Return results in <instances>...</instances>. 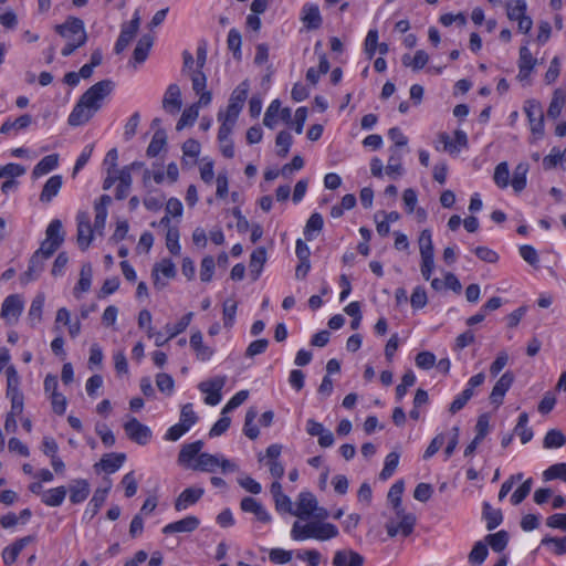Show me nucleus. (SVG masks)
<instances>
[{
	"label": "nucleus",
	"mask_w": 566,
	"mask_h": 566,
	"mask_svg": "<svg viewBox=\"0 0 566 566\" xmlns=\"http://www.w3.org/2000/svg\"><path fill=\"white\" fill-rule=\"evenodd\" d=\"M32 123V116L29 114H23L15 118L14 120L7 119L0 127V133L8 135L12 130L19 132L28 128Z\"/></svg>",
	"instance_id": "b1692460"
},
{
	"label": "nucleus",
	"mask_w": 566,
	"mask_h": 566,
	"mask_svg": "<svg viewBox=\"0 0 566 566\" xmlns=\"http://www.w3.org/2000/svg\"><path fill=\"white\" fill-rule=\"evenodd\" d=\"M113 88L114 82L111 80H103L92 85L77 101L69 116V124L81 126L87 123L101 108V102L112 93Z\"/></svg>",
	"instance_id": "f257e3e1"
},
{
	"label": "nucleus",
	"mask_w": 566,
	"mask_h": 566,
	"mask_svg": "<svg viewBox=\"0 0 566 566\" xmlns=\"http://www.w3.org/2000/svg\"><path fill=\"white\" fill-rule=\"evenodd\" d=\"M266 262V250L263 247L255 249L250 256V269L253 280H258L264 263Z\"/></svg>",
	"instance_id": "7c9ffc66"
},
{
	"label": "nucleus",
	"mask_w": 566,
	"mask_h": 566,
	"mask_svg": "<svg viewBox=\"0 0 566 566\" xmlns=\"http://www.w3.org/2000/svg\"><path fill=\"white\" fill-rule=\"evenodd\" d=\"M420 255H434L431 232L428 229L421 231L419 235Z\"/></svg>",
	"instance_id": "680f3d73"
},
{
	"label": "nucleus",
	"mask_w": 566,
	"mask_h": 566,
	"mask_svg": "<svg viewBox=\"0 0 566 566\" xmlns=\"http://www.w3.org/2000/svg\"><path fill=\"white\" fill-rule=\"evenodd\" d=\"M45 260L46 259L35 251L30 258L28 270L21 275V282L27 284L36 280L40 273L44 270Z\"/></svg>",
	"instance_id": "6ab92c4d"
},
{
	"label": "nucleus",
	"mask_w": 566,
	"mask_h": 566,
	"mask_svg": "<svg viewBox=\"0 0 566 566\" xmlns=\"http://www.w3.org/2000/svg\"><path fill=\"white\" fill-rule=\"evenodd\" d=\"M293 552L283 548H272L269 553V559L276 565H284L292 560Z\"/></svg>",
	"instance_id": "774afa93"
},
{
	"label": "nucleus",
	"mask_w": 566,
	"mask_h": 566,
	"mask_svg": "<svg viewBox=\"0 0 566 566\" xmlns=\"http://www.w3.org/2000/svg\"><path fill=\"white\" fill-rule=\"evenodd\" d=\"M118 185L116 187L115 197L117 200H123L128 196V191L132 186V174L129 172V167H124L118 171Z\"/></svg>",
	"instance_id": "cd10ccee"
},
{
	"label": "nucleus",
	"mask_w": 566,
	"mask_h": 566,
	"mask_svg": "<svg viewBox=\"0 0 566 566\" xmlns=\"http://www.w3.org/2000/svg\"><path fill=\"white\" fill-rule=\"evenodd\" d=\"M200 521L197 516L189 515L182 520L167 524L163 528V533L166 535L174 533H191L198 528Z\"/></svg>",
	"instance_id": "ddd939ff"
},
{
	"label": "nucleus",
	"mask_w": 566,
	"mask_h": 566,
	"mask_svg": "<svg viewBox=\"0 0 566 566\" xmlns=\"http://www.w3.org/2000/svg\"><path fill=\"white\" fill-rule=\"evenodd\" d=\"M66 488L57 486L42 493V502L48 506H60L66 496Z\"/></svg>",
	"instance_id": "c85d7f7f"
},
{
	"label": "nucleus",
	"mask_w": 566,
	"mask_h": 566,
	"mask_svg": "<svg viewBox=\"0 0 566 566\" xmlns=\"http://www.w3.org/2000/svg\"><path fill=\"white\" fill-rule=\"evenodd\" d=\"M124 430L128 439L134 441L137 444L145 446L149 442L151 439V430L146 424H143L140 421H138L137 418L130 417L125 423H124Z\"/></svg>",
	"instance_id": "20e7f679"
},
{
	"label": "nucleus",
	"mask_w": 566,
	"mask_h": 566,
	"mask_svg": "<svg viewBox=\"0 0 566 566\" xmlns=\"http://www.w3.org/2000/svg\"><path fill=\"white\" fill-rule=\"evenodd\" d=\"M198 421V416L193 411L192 403H186L181 407L180 410V423L186 426L187 429L190 428Z\"/></svg>",
	"instance_id": "0e129e2a"
},
{
	"label": "nucleus",
	"mask_w": 566,
	"mask_h": 566,
	"mask_svg": "<svg viewBox=\"0 0 566 566\" xmlns=\"http://www.w3.org/2000/svg\"><path fill=\"white\" fill-rule=\"evenodd\" d=\"M59 164V157L57 155H48L43 157L33 168L32 175L34 177H40L42 175L49 174L53 169L56 168Z\"/></svg>",
	"instance_id": "473e14b6"
},
{
	"label": "nucleus",
	"mask_w": 566,
	"mask_h": 566,
	"mask_svg": "<svg viewBox=\"0 0 566 566\" xmlns=\"http://www.w3.org/2000/svg\"><path fill=\"white\" fill-rule=\"evenodd\" d=\"M190 345L195 349L197 357L201 360L210 359L214 353L211 347L203 345L200 332H196L190 336Z\"/></svg>",
	"instance_id": "c756f323"
},
{
	"label": "nucleus",
	"mask_w": 566,
	"mask_h": 566,
	"mask_svg": "<svg viewBox=\"0 0 566 566\" xmlns=\"http://www.w3.org/2000/svg\"><path fill=\"white\" fill-rule=\"evenodd\" d=\"M528 423V415L526 412H522L518 416L517 423L514 428V432L520 436L521 442L523 444L530 442L533 438V430L527 427Z\"/></svg>",
	"instance_id": "c9c22d12"
},
{
	"label": "nucleus",
	"mask_w": 566,
	"mask_h": 566,
	"mask_svg": "<svg viewBox=\"0 0 566 566\" xmlns=\"http://www.w3.org/2000/svg\"><path fill=\"white\" fill-rule=\"evenodd\" d=\"M514 382V375L511 371L504 373L500 379L495 382L491 394L490 401L491 403L499 407L503 403L504 396L506 391L511 388Z\"/></svg>",
	"instance_id": "9b49d317"
},
{
	"label": "nucleus",
	"mask_w": 566,
	"mask_h": 566,
	"mask_svg": "<svg viewBox=\"0 0 566 566\" xmlns=\"http://www.w3.org/2000/svg\"><path fill=\"white\" fill-rule=\"evenodd\" d=\"M280 107H281V102L279 99L272 101V103L268 107V109H266V112L264 114V118H263V124L266 127L274 128V126L276 124V117L280 114L279 113L280 112Z\"/></svg>",
	"instance_id": "338daca9"
},
{
	"label": "nucleus",
	"mask_w": 566,
	"mask_h": 566,
	"mask_svg": "<svg viewBox=\"0 0 566 566\" xmlns=\"http://www.w3.org/2000/svg\"><path fill=\"white\" fill-rule=\"evenodd\" d=\"M533 480L530 478L524 481L512 494L511 502L513 505H518L522 503L532 490Z\"/></svg>",
	"instance_id": "69168bd1"
},
{
	"label": "nucleus",
	"mask_w": 566,
	"mask_h": 566,
	"mask_svg": "<svg viewBox=\"0 0 566 566\" xmlns=\"http://www.w3.org/2000/svg\"><path fill=\"white\" fill-rule=\"evenodd\" d=\"M62 187V177L60 175H55L50 177L40 195V200L42 202H50L60 191Z\"/></svg>",
	"instance_id": "a878e982"
},
{
	"label": "nucleus",
	"mask_w": 566,
	"mask_h": 566,
	"mask_svg": "<svg viewBox=\"0 0 566 566\" xmlns=\"http://www.w3.org/2000/svg\"><path fill=\"white\" fill-rule=\"evenodd\" d=\"M250 85L248 81L241 82L232 92L229 103L235 104L239 107H243V104L248 97Z\"/></svg>",
	"instance_id": "8fccbe9b"
},
{
	"label": "nucleus",
	"mask_w": 566,
	"mask_h": 566,
	"mask_svg": "<svg viewBox=\"0 0 566 566\" xmlns=\"http://www.w3.org/2000/svg\"><path fill=\"white\" fill-rule=\"evenodd\" d=\"M77 222V244L82 251H85L93 240V228L91 218L86 211H80L76 216Z\"/></svg>",
	"instance_id": "0eeeda50"
},
{
	"label": "nucleus",
	"mask_w": 566,
	"mask_h": 566,
	"mask_svg": "<svg viewBox=\"0 0 566 566\" xmlns=\"http://www.w3.org/2000/svg\"><path fill=\"white\" fill-rule=\"evenodd\" d=\"M312 516L316 517L317 521H310L305 524H302L298 521L293 523L291 537L294 541L301 542L313 538L325 542L338 536L339 531L337 526L332 523L324 522L329 516L326 509L317 506V510Z\"/></svg>",
	"instance_id": "f03ea898"
},
{
	"label": "nucleus",
	"mask_w": 566,
	"mask_h": 566,
	"mask_svg": "<svg viewBox=\"0 0 566 566\" xmlns=\"http://www.w3.org/2000/svg\"><path fill=\"white\" fill-rule=\"evenodd\" d=\"M226 385V377L218 376L207 381H201L198 386L199 390L207 394L205 402L210 406H216L220 402L222 396L221 390Z\"/></svg>",
	"instance_id": "423d86ee"
},
{
	"label": "nucleus",
	"mask_w": 566,
	"mask_h": 566,
	"mask_svg": "<svg viewBox=\"0 0 566 566\" xmlns=\"http://www.w3.org/2000/svg\"><path fill=\"white\" fill-rule=\"evenodd\" d=\"M541 544L543 546H553V553L557 556L566 554V535L563 537L545 536L542 538Z\"/></svg>",
	"instance_id": "49530a36"
},
{
	"label": "nucleus",
	"mask_w": 566,
	"mask_h": 566,
	"mask_svg": "<svg viewBox=\"0 0 566 566\" xmlns=\"http://www.w3.org/2000/svg\"><path fill=\"white\" fill-rule=\"evenodd\" d=\"M109 490H111V481L108 480V484L105 488L97 489L94 492V495L91 499V501L87 505L86 512H85V514H90V518L94 517L98 513L101 506L104 504V502L106 500V496H107V493Z\"/></svg>",
	"instance_id": "393cba45"
},
{
	"label": "nucleus",
	"mask_w": 566,
	"mask_h": 566,
	"mask_svg": "<svg viewBox=\"0 0 566 566\" xmlns=\"http://www.w3.org/2000/svg\"><path fill=\"white\" fill-rule=\"evenodd\" d=\"M23 310V302L17 294L9 295L2 303L1 316L8 321L18 319Z\"/></svg>",
	"instance_id": "f3484780"
},
{
	"label": "nucleus",
	"mask_w": 566,
	"mask_h": 566,
	"mask_svg": "<svg viewBox=\"0 0 566 566\" xmlns=\"http://www.w3.org/2000/svg\"><path fill=\"white\" fill-rule=\"evenodd\" d=\"M176 266L170 259L161 260L160 262L154 265L151 271L154 286L157 290L164 289L167 283L161 281L160 274H163L167 279H174L176 276Z\"/></svg>",
	"instance_id": "1a4fd4ad"
},
{
	"label": "nucleus",
	"mask_w": 566,
	"mask_h": 566,
	"mask_svg": "<svg viewBox=\"0 0 566 566\" xmlns=\"http://www.w3.org/2000/svg\"><path fill=\"white\" fill-rule=\"evenodd\" d=\"M507 18L513 21H518L526 12V2L525 0H515L513 2L507 3Z\"/></svg>",
	"instance_id": "4d7b16f0"
},
{
	"label": "nucleus",
	"mask_w": 566,
	"mask_h": 566,
	"mask_svg": "<svg viewBox=\"0 0 566 566\" xmlns=\"http://www.w3.org/2000/svg\"><path fill=\"white\" fill-rule=\"evenodd\" d=\"M483 516L486 521V528L489 531L496 528L503 520L502 512L500 510L492 509L489 503H484Z\"/></svg>",
	"instance_id": "79ce46f5"
},
{
	"label": "nucleus",
	"mask_w": 566,
	"mask_h": 566,
	"mask_svg": "<svg viewBox=\"0 0 566 566\" xmlns=\"http://www.w3.org/2000/svg\"><path fill=\"white\" fill-rule=\"evenodd\" d=\"M564 103H565V94L560 88H557L554 92L553 98L548 106L547 116L553 119H556L560 115L562 107H563Z\"/></svg>",
	"instance_id": "c03bdc74"
},
{
	"label": "nucleus",
	"mask_w": 566,
	"mask_h": 566,
	"mask_svg": "<svg viewBox=\"0 0 566 566\" xmlns=\"http://www.w3.org/2000/svg\"><path fill=\"white\" fill-rule=\"evenodd\" d=\"M166 145V134L164 130L158 129L154 136L151 142L149 143L146 154L148 157H156L164 146Z\"/></svg>",
	"instance_id": "a18cd8bd"
},
{
	"label": "nucleus",
	"mask_w": 566,
	"mask_h": 566,
	"mask_svg": "<svg viewBox=\"0 0 566 566\" xmlns=\"http://www.w3.org/2000/svg\"><path fill=\"white\" fill-rule=\"evenodd\" d=\"M317 510V500L311 492H301L298 494L296 510L294 515L301 520H308Z\"/></svg>",
	"instance_id": "9d476101"
},
{
	"label": "nucleus",
	"mask_w": 566,
	"mask_h": 566,
	"mask_svg": "<svg viewBox=\"0 0 566 566\" xmlns=\"http://www.w3.org/2000/svg\"><path fill=\"white\" fill-rule=\"evenodd\" d=\"M488 544L494 552H502L505 549L509 543V533L506 531H499L494 534H489L485 537Z\"/></svg>",
	"instance_id": "a19ab883"
},
{
	"label": "nucleus",
	"mask_w": 566,
	"mask_h": 566,
	"mask_svg": "<svg viewBox=\"0 0 566 566\" xmlns=\"http://www.w3.org/2000/svg\"><path fill=\"white\" fill-rule=\"evenodd\" d=\"M405 490V483L402 480H399L395 482L389 492H388V501L392 504L394 510L396 513H402V506H401V495Z\"/></svg>",
	"instance_id": "f704fd0d"
},
{
	"label": "nucleus",
	"mask_w": 566,
	"mask_h": 566,
	"mask_svg": "<svg viewBox=\"0 0 566 566\" xmlns=\"http://www.w3.org/2000/svg\"><path fill=\"white\" fill-rule=\"evenodd\" d=\"M44 305V295H36L29 310V319L33 323H39L42 318V311Z\"/></svg>",
	"instance_id": "e2e57ef3"
},
{
	"label": "nucleus",
	"mask_w": 566,
	"mask_h": 566,
	"mask_svg": "<svg viewBox=\"0 0 566 566\" xmlns=\"http://www.w3.org/2000/svg\"><path fill=\"white\" fill-rule=\"evenodd\" d=\"M93 270L90 263H84L81 268L80 280L74 289V294L78 297L77 292H87L92 284Z\"/></svg>",
	"instance_id": "72a5a7b5"
},
{
	"label": "nucleus",
	"mask_w": 566,
	"mask_h": 566,
	"mask_svg": "<svg viewBox=\"0 0 566 566\" xmlns=\"http://www.w3.org/2000/svg\"><path fill=\"white\" fill-rule=\"evenodd\" d=\"M90 494V484L84 479L72 481L70 485V501L73 504L82 503Z\"/></svg>",
	"instance_id": "5701e85b"
},
{
	"label": "nucleus",
	"mask_w": 566,
	"mask_h": 566,
	"mask_svg": "<svg viewBox=\"0 0 566 566\" xmlns=\"http://www.w3.org/2000/svg\"><path fill=\"white\" fill-rule=\"evenodd\" d=\"M179 230L178 228H169L166 233V247L169 252L174 255L180 254V244H179Z\"/></svg>",
	"instance_id": "6e6d98bb"
},
{
	"label": "nucleus",
	"mask_w": 566,
	"mask_h": 566,
	"mask_svg": "<svg viewBox=\"0 0 566 566\" xmlns=\"http://www.w3.org/2000/svg\"><path fill=\"white\" fill-rule=\"evenodd\" d=\"M489 551L483 542H476L470 552L468 559L472 565H481L488 557Z\"/></svg>",
	"instance_id": "09e8293b"
},
{
	"label": "nucleus",
	"mask_w": 566,
	"mask_h": 566,
	"mask_svg": "<svg viewBox=\"0 0 566 566\" xmlns=\"http://www.w3.org/2000/svg\"><path fill=\"white\" fill-rule=\"evenodd\" d=\"M324 226V220L321 213L315 212L313 213L310 219L306 222L305 229H304V235L306 240L311 241L313 239V231H321Z\"/></svg>",
	"instance_id": "864d4df0"
},
{
	"label": "nucleus",
	"mask_w": 566,
	"mask_h": 566,
	"mask_svg": "<svg viewBox=\"0 0 566 566\" xmlns=\"http://www.w3.org/2000/svg\"><path fill=\"white\" fill-rule=\"evenodd\" d=\"M240 506L242 511L253 513L260 522L269 523L271 521V515L263 505L251 496L243 497Z\"/></svg>",
	"instance_id": "412c9836"
},
{
	"label": "nucleus",
	"mask_w": 566,
	"mask_h": 566,
	"mask_svg": "<svg viewBox=\"0 0 566 566\" xmlns=\"http://www.w3.org/2000/svg\"><path fill=\"white\" fill-rule=\"evenodd\" d=\"M536 59L533 57L530 49L527 46H522L520 49V57H518V80L525 81L530 77L534 66L536 65Z\"/></svg>",
	"instance_id": "a211bd4d"
},
{
	"label": "nucleus",
	"mask_w": 566,
	"mask_h": 566,
	"mask_svg": "<svg viewBox=\"0 0 566 566\" xmlns=\"http://www.w3.org/2000/svg\"><path fill=\"white\" fill-rule=\"evenodd\" d=\"M398 522L389 521L386 523V531L390 537H395L397 534L401 533L403 536H409L416 524V516L410 513H406L402 510V513H396Z\"/></svg>",
	"instance_id": "39448f33"
},
{
	"label": "nucleus",
	"mask_w": 566,
	"mask_h": 566,
	"mask_svg": "<svg viewBox=\"0 0 566 566\" xmlns=\"http://www.w3.org/2000/svg\"><path fill=\"white\" fill-rule=\"evenodd\" d=\"M533 134L542 136L544 133V114L539 102L531 99L524 107Z\"/></svg>",
	"instance_id": "6e6552de"
},
{
	"label": "nucleus",
	"mask_w": 566,
	"mask_h": 566,
	"mask_svg": "<svg viewBox=\"0 0 566 566\" xmlns=\"http://www.w3.org/2000/svg\"><path fill=\"white\" fill-rule=\"evenodd\" d=\"M566 443V437L562 431L552 429L544 438V447L547 449L560 448Z\"/></svg>",
	"instance_id": "3c124183"
},
{
	"label": "nucleus",
	"mask_w": 566,
	"mask_h": 566,
	"mask_svg": "<svg viewBox=\"0 0 566 566\" xmlns=\"http://www.w3.org/2000/svg\"><path fill=\"white\" fill-rule=\"evenodd\" d=\"M275 144L276 147L279 148L277 155L280 157H285L289 154L290 147L292 145V135L286 130L280 132L276 135Z\"/></svg>",
	"instance_id": "13d9d810"
},
{
	"label": "nucleus",
	"mask_w": 566,
	"mask_h": 566,
	"mask_svg": "<svg viewBox=\"0 0 566 566\" xmlns=\"http://www.w3.org/2000/svg\"><path fill=\"white\" fill-rule=\"evenodd\" d=\"M198 115H199L198 104L190 105L182 112L181 117L179 118V120L176 125V129L181 130L186 126H191L198 118Z\"/></svg>",
	"instance_id": "37998d69"
},
{
	"label": "nucleus",
	"mask_w": 566,
	"mask_h": 566,
	"mask_svg": "<svg viewBox=\"0 0 566 566\" xmlns=\"http://www.w3.org/2000/svg\"><path fill=\"white\" fill-rule=\"evenodd\" d=\"M494 182L500 188H506L510 184V170L506 161L500 163L494 170Z\"/></svg>",
	"instance_id": "603ef678"
},
{
	"label": "nucleus",
	"mask_w": 566,
	"mask_h": 566,
	"mask_svg": "<svg viewBox=\"0 0 566 566\" xmlns=\"http://www.w3.org/2000/svg\"><path fill=\"white\" fill-rule=\"evenodd\" d=\"M256 416H258V411L253 407L249 408L245 413L243 432L251 440L256 439L260 433L259 428L254 424V420H255Z\"/></svg>",
	"instance_id": "58836bf2"
},
{
	"label": "nucleus",
	"mask_w": 566,
	"mask_h": 566,
	"mask_svg": "<svg viewBox=\"0 0 566 566\" xmlns=\"http://www.w3.org/2000/svg\"><path fill=\"white\" fill-rule=\"evenodd\" d=\"M543 479L545 481L559 479L566 482V463H556L551 465L543 472Z\"/></svg>",
	"instance_id": "5fc2aeb1"
},
{
	"label": "nucleus",
	"mask_w": 566,
	"mask_h": 566,
	"mask_svg": "<svg viewBox=\"0 0 566 566\" xmlns=\"http://www.w3.org/2000/svg\"><path fill=\"white\" fill-rule=\"evenodd\" d=\"M439 140L443 145V149L449 151L451 155L458 154L461 148L468 146V137L463 130L454 132V140H452L447 133L439 135Z\"/></svg>",
	"instance_id": "dca6fc26"
},
{
	"label": "nucleus",
	"mask_w": 566,
	"mask_h": 566,
	"mask_svg": "<svg viewBox=\"0 0 566 566\" xmlns=\"http://www.w3.org/2000/svg\"><path fill=\"white\" fill-rule=\"evenodd\" d=\"M154 38L150 34H144L137 42L133 52V59L136 63L146 61L149 50L153 46Z\"/></svg>",
	"instance_id": "bb28decb"
},
{
	"label": "nucleus",
	"mask_w": 566,
	"mask_h": 566,
	"mask_svg": "<svg viewBox=\"0 0 566 566\" xmlns=\"http://www.w3.org/2000/svg\"><path fill=\"white\" fill-rule=\"evenodd\" d=\"M390 156L386 167V174L392 178H396L402 174L401 166V154L396 148H390Z\"/></svg>",
	"instance_id": "4c0bfd02"
},
{
	"label": "nucleus",
	"mask_w": 566,
	"mask_h": 566,
	"mask_svg": "<svg viewBox=\"0 0 566 566\" xmlns=\"http://www.w3.org/2000/svg\"><path fill=\"white\" fill-rule=\"evenodd\" d=\"M192 313L189 312L187 314H185L178 323H176L175 325H171V324H167L166 325V331L167 333L169 334V338H174L175 336H177L178 334L182 333L190 324L191 319H192Z\"/></svg>",
	"instance_id": "052dcab7"
},
{
	"label": "nucleus",
	"mask_w": 566,
	"mask_h": 566,
	"mask_svg": "<svg viewBox=\"0 0 566 566\" xmlns=\"http://www.w3.org/2000/svg\"><path fill=\"white\" fill-rule=\"evenodd\" d=\"M55 32L66 40L62 49L63 56H70L76 49L83 46L87 41L84 22L76 17H67L65 22L54 27Z\"/></svg>",
	"instance_id": "7ed1b4c3"
},
{
	"label": "nucleus",
	"mask_w": 566,
	"mask_h": 566,
	"mask_svg": "<svg viewBox=\"0 0 566 566\" xmlns=\"http://www.w3.org/2000/svg\"><path fill=\"white\" fill-rule=\"evenodd\" d=\"M7 374V396L22 395L19 390L20 377L13 366H9Z\"/></svg>",
	"instance_id": "de8ad7c7"
},
{
	"label": "nucleus",
	"mask_w": 566,
	"mask_h": 566,
	"mask_svg": "<svg viewBox=\"0 0 566 566\" xmlns=\"http://www.w3.org/2000/svg\"><path fill=\"white\" fill-rule=\"evenodd\" d=\"M528 171V164L520 163L513 172L512 187L516 192L522 191L526 187V175Z\"/></svg>",
	"instance_id": "e433bc0d"
},
{
	"label": "nucleus",
	"mask_w": 566,
	"mask_h": 566,
	"mask_svg": "<svg viewBox=\"0 0 566 566\" xmlns=\"http://www.w3.org/2000/svg\"><path fill=\"white\" fill-rule=\"evenodd\" d=\"M202 447L203 442L201 440L185 444L179 452L178 461L182 463L195 459L200 454Z\"/></svg>",
	"instance_id": "ea45409f"
},
{
	"label": "nucleus",
	"mask_w": 566,
	"mask_h": 566,
	"mask_svg": "<svg viewBox=\"0 0 566 566\" xmlns=\"http://www.w3.org/2000/svg\"><path fill=\"white\" fill-rule=\"evenodd\" d=\"M398 462H399V454L397 452H390L386 457L385 465L379 474V478L381 480L389 479L394 474V472L398 465Z\"/></svg>",
	"instance_id": "bf43d9fd"
},
{
	"label": "nucleus",
	"mask_w": 566,
	"mask_h": 566,
	"mask_svg": "<svg viewBox=\"0 0 566 566\" xmlns=\"http://www.w3.org/2000/svg\"><path fill=\"white\" fill-rule=\"evenodd\" d=\"M302 21L310 30L318 29L322 24V17L316 4L306 3L302 9Z\"/></svg>",
	"instance_id": "4be33fe9"
},
{
	"label": "nucleus",
	"mask_w": 566,
	"mask_h": 566,
	"mask_svg": "<svg viewBox=\"0 0 566 566\" xmlns=\"http://www.w3.org/2000/svg\"><path fill=\"white\" fill-rule=\"evenodd\" d=\"M365 558L353 549L336 551L333 557V566H363Z\"/></svg>",
	"instance_id": "2eb2a0df"
},
{
	"label": "nucleus",
	"mask_w": 566,
	"mask_h": 566,
	"mask_svg": "<svg viewBox=\"0 0 566 566\" xmlns=\"http://www.w3.org/2000/svg\"><path fill=\"white\" fill-rule=\"evenodd\" d=\"M205 494L202 488H187L175 501V510L180 512L196 504Z\"/></svg>",
	"instance_id": "4468645a"
},
{
	"label": "nucleus",
	"mask_w": 566,
	"mask_h": 566,
	"mask_svg": "<svg viewBox=\"0 0 566 566\" xmlns=\"http://www.w3.org/2000/svg\"><path fill=\"white\" fill-rule=\"evenodd\" d=\"M182 105L181 91L177 84H170L163 98V108L170 113L176 114L180 111Z\"/></svg>",
	"instance_id": "f8f14e48"
},
{
	"label": "nucleus",
	"mask_w": 566,
	"mask_h": 566,
	"mask_svg": "<svg viewBox=\"0 0 566 566\" xmlns=\"http://www.w3.org/2000/svg\"><path fill=\"white\" fill-rule=\"evenodd\" d=\"M125 453H106L94 467L101 468L104 472L111 474L116 472L125 462Z\"/></svg>",
	"instance_id": "aec40b11"
},
{
	"label": "nucleus",
	"mask_w": 566,
	"mask_h": 566,
	"mask_svg": "<svg viewBox=\"0 0 566 566\" xmlns=\"http://www.w3.org/2000/svg\"><path fill=\"white\" fill-rule=\"evenodd\" d=\"M220 464V459L210 453H200L197 463L193 465L195 470L205 472H214Z\"/></svg>",
	"instance_id": "2f4dec72"
}]
</instances>
